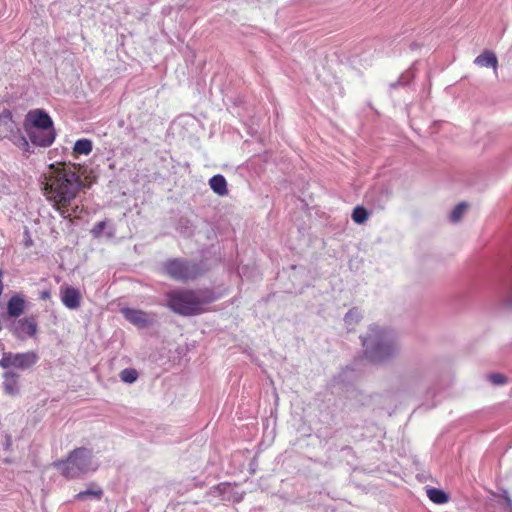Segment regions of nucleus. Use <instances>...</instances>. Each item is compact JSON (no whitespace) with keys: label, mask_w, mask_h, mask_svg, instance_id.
Returning a JSON list of instances; mask_svg holds the SVG:
<instances>
[{"label":"nucleus","mask_w":512,"mask_h":512,"mask_svg":"<svg viewBox=\"0 0 512 512\" xmlns=\"http://www.w3.org/2000/svg\"><path fill=\"white\" fill-rule=\"evenodd\" d=\"M76 165L66 163L50 164L49 175L45 177L43 190L48 200L54 203L56 210L65 219H70L68 206L76 198L83 182L76 171Z\"/></svg>","instance_id":"1"},{"label":"nucleus","mask_w":512,"mask_h":512,"mask_svg":"<svg viewBox=\"0 0 512 512\" xmlns=\"http://www.w3.org/2000/svg\"><path fill=\"white\" fill-rule=\"evenodd\" d=\"M360 338L364 354L371 362L380 363L389 360L400 349L396 334L392 330L376 324L370 325L367 333Z\"/></svg>","instance_id":"2"},{"label":"nucleus","mask_w":512,"mask_h":512,"mask_svg":"<svg viewBox=\"0 0 512 512\" xmlns=\"http://www.w3.org/2000/svg\"><path fill=\"white\" fill-rule=\"evenodd\" d=\"M209 289L173 290L166 294L167 306L181 316H194L205 312V306L215 301Z\"/></svg>","instance_id":"3"},{"label":"nucleus","mask_w":512,"mask_h":512,"mask_svg":"<svg viewBox=\"0 0 512 512\" xmlns=\"http://www.w3.org/2000/svg\"><path fill=\"white\" fill-rule=\"evenodd\" d=\"M53 466L67 479L81 478L98 468L92 451L85 447L74 449L65 460L56 461Z\"/></svg>","instance_id":"4"},{"label":"nucleus","mask_w":512,"mask_h":512,"mask_svg":"<svg viewBox=\"0 0 512 512\" xmlns=\"http://www.w3.org/2000/svg\"><path fill=\"white\" fill-rule=\"evenodd\" d=\"M166 273L173 279L186 282L202 275L203 270L198 263L184 259H172L165 263Z\"/></svg>","instance_id":"5"},{"label":"nucleus","mask_w":512,"mask_h":512,"mask_svg":"<svg viewBox=\"0 0 512 512\" xmlns=\"http://www.w3.org/2000/svg\"><path fill=\"white\" fill-rule=\"evenodd\" d=\"M39 360V357L34 351H27L23 353L3 352L0 359V367L2 369H20L27 370L34 366Z\"/></svg>","instance_id":"6"},{"label":"nucleus","mask_w":512,"mask_h":512,"mask_svg":"<svg viewBox=\"0 0 512 512\" xmlns=\"http://www.w3.org/2000/svg\"><path fill=\"white\" fill-rule=\"evenodd\" d=\"M54 128V123L49 114L43 109L30 110L23 121V129L26 133H30L36 129Z\"/></svg>","instance_id":"7"},{"label":"nucleus","mask_w":512,"mask_h":512,"mask_svg":"<svg viewBox=\"0 0 512 512\" xmlns=\"http://www.w3.org/2000/svg\"><path fill=\"white\" fill-rule=\"evenodd\" d=\"M10 332L19 340L34 337L37 333V322L33 317L14 319L8 325Z\"/></svg>","instance_id":"8"},{"label":"nucleus","mask_w":512,"mask_h":512,"mask_svg":"<svg viewBox=\"0 0 512 512\" xmlns=\"http://www.w3.org/2000/svg\"><path fill=\"white\" fill-rule=\"evenodd\" d=\"M209 494L219 497L222 501L239 503L243 499V493L236 491V486L231 483H220L210 489Z\"/></svg>","instance_id":"9"},{"label":"nucleus","mask_w":512,"mask_h":512,"mask_svg":"<svg viewBox=\"0 0 512 512\" xmlns=\"http://www.w3.org/2000/svg\"><path fill=\"white\" fill-rule=\"evenodd\" d=\"M59 295L62 304L66 308L77 310L80 307L82 296L79 289L69 285H62L59 290Z\"/></svg>","instance_id":"10"},{"label":"nucleus","mask_w":512,"mask_h":512,"mask_svg":"<svg viewBox=\"0 0 512 512\" xmlns=\"http://www.w3.org/2000/svg\"><path fill=\"white\" fill-rule=\"evenodd\" d=\"M26 134L33 145L44 148L51 146L56 138L54 128L36 129Z\"/></svg>","instance_id":"11"},{"label":"nucleus","mask_w":512,"mask_h":512,"mask_svg":"<svg viewBox=\"0 0 512 512\" xmlns=\"http://www.w3.org/2000/svg\"><path fill=\"white\" fill-rule=\"evenodd\" d=\"M121 312L126 320L139 328H146L153 323V318L142 310L123 308Z\"/></svg>","instance_id":"12"},{"label":"nucleus","mask_w":512,"mask_h":512,"mask_svg":"<svg viewBox=\"0 0 512 512\" xmlns=\"http://www.w3.org/2000/svg\"><path fill=\"white\" fill-rule=\"evenodd\" d=\"M0 127L6 132L5 137L9 140L21 132L20 128L13 120V114L9 109H4L0 113Z\"/></svg>","instance_id":"13"},{"label":"nucleus","mask_w":512,"mask_h":512,"mask_svg":"<svg viewBox=\"0 0 512 512\" xmlns=\"http://www.w3.org/2000/svg\"><path fill=\"white\" fill-rule=\"evenodd\" d=\"M25 310V300L19 294L11 296L7 302V316L18 318Z\"/></svg>","instance_id":"14"},{"label":"nucleus","mask_w":512,"mask_h":512,"mask_svg":"<svg viewBox=\"0 0 512 512\" xmlns=\"http://www.w3.org/2000/svg\"><path fill=\"white\" fill-rule=\"evenodd\" d=\"M19 375L13 371H6L3 374V389L9 395H15L19 392Z\"/></svg>","instance_id":"15"},{"label":"nucleus","mask_w":512,"mask_h":512,"mask_svg":"<svg viewBox=\"0 0 512 512\" xmlns=\"http://www.w3.org/2000/svg\"><path fill=\"white\" fill-rule=\"evenodd\" d=\"M209 185L212 191L219 196H225L228 194L227 181L221 174L212 176L209 179Z\"/></svg>","instance_id":"16"},{"label":"nucleus","mask_w":512,"mask_h":512,"mask_svg":"<svg viewBox=\"0 0 512 512\" xmlns=\"http://www.w3.org/2000/svg\"><path fill=\"white\" fill-rule=\"evenodd\" d=\"M474 63L478 66L492 67L494 70H496L498 60L494 52L485 50L475 58Z\"/></svg>","instance_id":"17"},{"label":"nucleus","mask_w":512,"mask_h":512,"mask_svg":"<svg viewBox=\"0 0 512 512\" xmlns=\"http://www.w3.org/2000/svg\"><path fill=\"white\" fill-rule=\"evenodd\" d=\"M362 314L357 308L350 309L345 317L344 322L349 330H352L361 320Z\"/></svg>","instance_id":"18"},{"label":"nucleus","mask_w":512,"mask_h":512,"mask_svg":"<svg viewBox=\"0 0 512 512\" xmlns=\"http://www.w3.org/2000/svg\"><path fill=\"white\" fill-rule=\"evenodd\" d=\"M93 148L92 141L86 138L79 139L75 142L73 152L75 154L88 155L91 153Z\"/></svg>","instance_id":"19"},{"label":"nucleus","mask_w":512,"mask_h":512,"mask_svg":"<svg viewBox=\"0 0 512 512\" xmlns=\"http://www.w3.org/2000/svg\"><path fill=\"white\" fill-rule=\"evenodd\" d=\"M427 496L435 504H444L449 500L448 495L444 491L437 488L428 489Z\"/></svg>","instance_id":"20"},{"label":"nucleus","mask_w":512,"mask_h":512,"mask_svg":"<svg viewBox=\"0 0 512 512\" xmlns=\"http://www.w3.org/2000/svg\"><path fill=\"white\" fill-rule=\"evenodd\" d=\"M368 212L367 210L362 206H357L354 208L352 212V220L357 224H362L368 219Z\"/></svg>","instance_id":"21"},{"label":"nucleus","mask_w":512,"mask_h":512,"mask_svg":"<svg viewBox=\"0 0 512 512\" xmlns=\"http://www.w3.org/2000/svg\"><path fill=\"white\" fill-rule=\"evenodd\" d=\"M467 207H468V205L465 202H461L458 205H456L454 207V209L452 210V212L450 213V216H449L450 221L453 223L458 222L462 218Z\"/></svg>","instance_id":"22"},{"label":"nucleus","mask_w":512,"mask_h":512,"mask_svg":"<svg viewBox=\"0 0 512 512\" xmlns=\"http://www.w3.org/2000/svg\"><path fill=\"white\" fill-rule=\"evenodd\" d=\"M120 379L125 383H134L138 378V372L134 368H125L120 372Z\"/></svg>","instance_id":"23"},{"label":"nucleus","mask_w":512,"mask_h":512,"mask_svg":"<svg viewBox=\"0 0 512 512\" xmlns=\"http://www.w3.org/2000/svg\"><path fill=\"white\" fill-rule=\"evenodd\" d=\"M101 496H102V490L101 489H98V490L87 489L85 491H81L78 494H76L75 495V499H77V500H85L88 497H94L96 499H100Z\"/></svg>","instance_id":"24"},{"label":"nucleus","mask_w":512,"mask_h":512,"mask_svg":"<svg viewBox=\"0 0 512 512\" xmlns=\"http://www.w3.org/2000/svg\"><path fill=\"white\" fill-rule=\"evenodd\" d=\"M11 141L22 148L24 151H29L30 144L27 140V138L22 134V132H19L15 137L11 138Z\"/></svg>","instance_id":"25"},{"label":"nucleus","mask_w":512,"mask_h":512,"mask_svg":"<svg viewBox=\"0 0 512 512\" xmlns=\"http://www.w3.org/2000/svg\"><path fill=\"white\" fill-rule=\"evenodd\" d=\"M11 141L22 148L24 151H29L30 144L27 140V138L22 134V132H19L15 137L11 138Z\"/></svg>","instance_id":"26"},{"label":"nucleus","mask_w":512,"mask_h":512,"mask_svg":"<svg viewBox=\"0 0 512 512\" xmlns=\"http://www.w3.org/2000/svg\"><path fill=\"white\" fill-rule=\"evenodd\" d=\"M105 226H106V222L105 221H100V222H97L93 228L91 229V234L94 236V237H100V235L102 234L103 230L105 229Z\"/></svg>","instance_id":"27"},{"label":"nucleus","mask_w":512,"mask_h":512,"mask_svg":"<svg viewBox=\"0 0 512 512\" xmlns=\"http://www.w3.org/2000/svg\"><path fill=\"white\" fill-rule=\"evenodd\" d=\"M489 380L495 385H503L506 383V377L502 374H491Z\"/></svg>","instance_id":"28"},{"label":"nucleus","mask_w":512,"mask_h":512,"mask_svg":"<svg viewBox=\"0 0 512 512\" xmlns=\"http://www.w3.org/2000/svg\"><path fill=\"white\" fill-rule=\"evenodd\" d=\"M503 499L505 500L507 507L509 509V512H512V499L510 498L507 491H503Z\"/></svg>","instance_id":"29"},{"label":"nucleus","mask_w":512,"mask_h":512,"mask_svg":"<svg viewBox=\"0 0 512 512\" xmlns=\"http://www.w3.org/2000/svg\"><path fill=\"white\" fill-rule=\"evenodd\" d=\"M506 304L509 305V306H512V286L510 287V289L508 291V295H507V299H506Z\"/></svg>","instance_id":"30"},{"label":"nucleus","mask_w":512,"mask_h":512,"mask_svg":"<svg viewBox=\"0 0 512 512\" xmlns=\"http://www.w3.org/2000/svg\"><path fill=\"white\" fill-rule=\"evenodd\" d=\"M81 211H82V208L80 206L76 205L71 209V211L69 210V213H71V215H72V214H76Z\"/></svg>","instance_id":"31"},{"label":"nucleus","mask_w":512,"mask_h":512,"mask_svg":"<svg viewBox=\"0 0 512 512\" xmlns=\"http://www.w3.org/2000/svg\"><path fill=\"white\" fill-rule=\"evenodd\" d=\"M40 297H41V299L46 300V299L50 298V292L49 291H43V292H41Z\"/></svg>","instance_id":"32"},{"label":"nucleus","mask_w":512,"mask_h":512,"mask_svg":"<svg viewBox=\"0 0 512 512\" xmlns=\"http://www.w3.org/2000/svg\"><path fill=\"white\" fill-rule=\"evenodd\" d=\"M10 442H11V439H10V437H8V438H7L6 445H10Z\"/></svg>","instance_id":"33"}]
</instances>
